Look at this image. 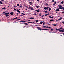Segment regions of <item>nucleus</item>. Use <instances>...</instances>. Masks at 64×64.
Returning <instances> with one entry per match:
<instances>
[{
	"label": "nucleus",
	"instance_id": "f257e3e1",
	"mask_svg": "<svg viewBox=\"0 0 64 64\" xmlns=\"http://www.w3.org/2000/svg\"><path fill=\"white\" fill-rule=\"evenodd\" d=\"M59 32H62V33H64V30H59Z\"/></svg>",
	"mask_w": 64,
	"mask_h": 64
},
{
	"label": "nucleus",
	"instance_id": "f03ea898",
	"mask_svg": "<svg viewBox=\"0 0 64 64\" xmlns=\"http://www.w3.org/2000/svg\"><path fill=\"white\" fill-rule=\"evenodd\" d=\"M49 8V7H46L44 8V10H47V9H48Z\"/></svg>",
	"mask_w": 64,
	"mask_h": 64
},
{
	"label": "nucleus",
	"instance_id": "7ed1b4c3",
	"mask_svg": "<svg viewBox=\"0 0 64 64\" xmlns=\"http://www.w3.org/2000/svg\"><path fill=\"white\" fill-rule=\"evenodd\" d=\"M10 15H14V13L12 12L10 13Z\"/></svg>",
	"mask_w": 64,
	"mask_h": 64
},
{
	"label": "nucleus",
	"instance_id": "20e7f679",
	"mask_svg": "<svg viewBox=\"0 0 64 64\" xmlns=\"http://www.w3.org/2000/svg\"><path fill=\"white\" fill-rule=\"evenodd\" d=\"M4 14V15H9V14L7 12H6V14Z\"/></svg>",
	"mask_w": 64,
	"mask_h": 64
},
{
	"label": "nucleus",
	"instance_id": "39448f33",
	"mask_svg": "<svg viewBox=\"0 0 64 64\" xmlns=\"http://www.w3.org/2000/svg\"><path fill=\"white\" fill-rule=\"evenodd\" d=\"M30 9H31V10H34V9L30 7Z\"/></svg>",
	"mask_w": 64,
	"mask_h": 64
},
{
	"label": "nucleus",
	"instance_id": "423d86ee",
	"mask_svg": "<svg viewBox=\"0 0 64 64\" xmlns=\"http://www.w3.org/2000/svg\"><path fill=\"white\" fill-rule=\"evenodd\" d=\"M16 11L17 12H18V13H20V11H19V10H18V9H17L16 10Z\"/></svg>",
	"mask_w": 64,
	"mask_h": 64
},
{
	"label": "nucleus",
	"instance_id": "0eeeda50",
	"mask_svg": "<svg viewBox=\"0 0 64 64\" xmlns=\"http://www.w3.org/2000/svg\"><path fill=\"white\" fill-rule=\"evenodd\" d=\"M46 22H44V21L43 22H40V23H46Z\"/></svg>",
	"mask_w": 64,
	"mask_h": 64
},
{
	"label": "nucleus",
	"instance_id": "6e6552de",
	"mask_svg": "<svg viewBox=\"0 0 64 64\" xmlns=\"http://www.w3.org/2000/svg\"><path fill=\"white\" fill-rule=\"evenodd\" d=\"M56 2H54V4L53 5H54V6H55V5H56Z\"/></svg>",
	"mask_w": 64,
	"mask_h": 64
},
{
	"label": "nucleus",
	"instance_id": "1a4fd4ad",
	"mask_svg": "<svg viewBox=\"0 0 64 64\" xmlns=\"http://www.w3.org/2000/svg\"><path fill=\"white\" fill-rule=\"evenodd\" d=\"M56 11H59V9H58L57 10H56Z\"/></svg>",
	"mask_w": 64,
	"mask_h": 64
},
{
	"label": "nucleus",
	"instance_id": "9d476101",
	"mask_svg": "<svg viewBox=\"0 0 64 64\" xmlns=\"http://www.w3.org/2000/svg\"><path fill=\"white\" fill-rule=\"evenodd\" d=\"M53 25V26H58V25L57 24H52Z\"/></svg>",
	"mask_w": 64,
	"mask_h": 64
},
{
	"label": "nucleus",
	"instance_id": "9b49d317",
	"mask_svg": "<svg viewBox=\"0 0 64 64\" xmlns=\"http://www.w3.org/2000/svg\"><path fill=\"white\" fill-rule=\"evenodd\" d=\"M19 20H20L21 21H22V20H21L19 19H18L16 20V21H19Z\"/></svg>",
	"mask_w": 64,
	"mask_h": 64
},
{
	"label": "nucleus",
	"instance_id": "f8f14e48",
	"mask_svg": "<svg viewBox=\"0 0 64 64\" xmlns=\"http://www.w3.org/2000/svg\"><path fill=\"white\" fill-rule=\"evenodd\" d=\"M58 7H62V6L61 5H59L58 6Z\"/></svg>",
	"mask_w": 64,
	"mask_h": 64
},
{
	"label": "nucleus",
	"instance_id": "ddd939ff",
	"mask_svg": "<svg viewBox=\"0 0 64 64\" xmlns=\"http://www.w3.org/2000/svg\"><path fill=\"white\" fill-rule=\"evenodd\" d=\"M30 19H35V18H30Z\"/></svg>",
	"mask_w": 64,
	"mask_h": 64
},
{
	"label": "nucleus",
	"instance_id": "4468645a",
	"mask_svg": "<svg viewBox=\"0 0 64 64\" xmlns=\"http://www.w3.org/2000/svg\"><path fill=\"white\" fill-rule=\"evenodd\" d=\"M59 9H60H60H62V8L61 7H60L59 8Z\"/></svg>",
	"mask_w": 64,
	"mask_h": 64
},
{
	"label": "nucleus",
	"instance_id": "2eb2a0df",
	"mask_svg": "<svg viewBox=\"0 0 64 64\" xmlns=\"http://www.w3.org/2000/svg\"><path fill=\"white\" fill-rule=\"evenodd\" d=\"M42 27H43L44 28H46V26H42Z\"/></svg>",
	"mask_w": 64,
	"mask_h": 64
},
{
	"label": "nucleus",
	"instance_id": "dca6fc26",
	"mask_svg": "<svg viewBox=\"0 0 64 64\" xmlns=\"http://www.w3.org/2000/svg\"><path fill=\"white\" fill-rule=\"evenodd\" d=\"M0 3L1 4H3V2H2L1 1H0Z\"/></svg>",
	"mask_w": 64,
	"mask_h": 64
},
{
	"label": "nucleus",
	"instance_id": "f3484780",
	"mask_svg": "<svg viewBox=\"0 0 64 64\" xmlns=\"http://www.w3.org/2000/svg\"><path fill=\"white\" fill-rule=\"evenodd\" d=\"M52 21H54V22L55 21L54 20H50V22H51Z\"/></svg>",
	"mask_w": 64,
	"mask_h": 64
},
{
	"label": "nucleus",
	"instance_id": "a211bd4d",
	"mask_svg": "<svg viewBox=\"0 0 64 64\" xmlns=\"http://www.w3.org/2000/svg\"><path fill=\"white\" fill-rule=\"evenodd\" d=\"M21 15H24V16H25V14L24 13L22 14Z\"/></svg>",
	"mask_w": 64,
	"mask_h": 64
},
{
	"label": "nucleus",
	"instance_id": "6ab92c4d",
	"mask_svg": "<svg viewBox=\"0 0 64 64\" xmlns=\"http://www.w3.org/2000/svg\"><path fill=\"white\" fill-rule=\"evenodd\" d=\"M62 18H60L58 20H61V19H62Z\"/></svg>",
	"mask_w": 64,
	"mask_h": 64
},
{
	"label": "nucleus",
	"instance_id": "aec40b11",
	"mask_svg": "<svg viewBox=\"0 0 64 64\" xmlns=\"http://www.w3.org/2000/svg\"><path fill=\"white\" fill-rule=\"evenodd\" d=\"M42 29L40 28H38V30H40V31H41V30H42Z\"/></svg>",
	"mask_w": 64,
	"mask_h": 64
},
{
	"label": "nucleus",
	"instance_id": "412c9836",
	"mask_svg": "<svg viewBox=\"0 0 64 64\" xmlns=\"http://www.w3.org/2000/svg\"><path fill=\"white\" fill-rule=\"evenodd\" d=\"M49 14H46L45 16H48V15H49Z\"/></svg>",
	"mask_w": 64,
	"mask_h": 64
},
{
	"label": "nucleus",
	"instance_id": "4be33fe9",
	"mask_svg": "<svg viewBox=\"0 0 64 64\" xmlns=\"http://www.w3.org/2000/svg\"><path fill=\"white\" fill-rule=\"evenodd\" d=\"M48 28V29H49V28H51V27L47 26V28Z\"/></svg>",
	"mask_w": 64,
	"mask_h": 64
},
{
	"label": "nucleus",
	"instance_id": "5701e85b",
	"mask_svg": "<svg viewBox=\"0 0 64 64\" xmlns=\"http://www.w3.org/2000/svg\"><path fill=\"white\" fill-rule=\"evenodd\" d=\"M2 9H3L4 10H5L6 9V8H3Z\"/></svg>",
	"mask_w": 64,
	"mask_h": 64
},
{
	"label": "nucleus",
	"instance_id": "b1692460",
	"mask_svg": "<svg viewBox=\"0 0 64 64\" xmlns=\"http://www.w3.org/2000/svg\"><path fill=\"white\" fill-rule=\"evenodd\" d=\"M49 18H53V17L50 16H49Z\"/></svg>",
	"mask_w": 64,
	"mask_h": 64
},
{
	"label": "nucleus",
	"instance_id": "393cba45",
	"mask_svg": "<svg viewBox=\"0 0 64 64\" xmlns=\"http://www.w3.org/2000/svg\"><path fill=\"white\" fill-rule=\"evenodd\" d=\"M49 11H50L51 10V8H50L49 9Z\"/></svg>",
	"mask_w": 64,
	"mask_h": 64
},
{
	"label": "nucleus",
	"instance_id": "a878e982",
	"mask_svg": "<svg viewBox=\"0 0 64 64\" xmlns=\"http://www.w3.org/2000/svg\"><path fill=\"white\" fill-rule=\"evenodd\" d=\"M42 30H46V29H42Z\"/></svg>",
	"mask_w": 64,
	"mask_h": 64
},
{
	"label": "nucleus",
	"instance_id": "bb28decb",
	"mask_svg": "<svg viewBox=\"0 0 64 64\" xmlns=\"http://www.w3.org/2000/svg\"><path fill=\"white\" fill-rule=\"evenodd\" d=\"M36 7L38 8L39 7V6H37Z\"/></svg>",
	"mask_w": 64,
	"mask_h": 64
},
{
	"label": "nucleus",
	"instance_id": "cd10ccee",
	"mask_svg": "<svg viewBox=\"0 0 64 64\" xmlns=\"http://www.w3.org/2000/svg\"><path fill=\"white\" fill-rule=\"evenodd\" d=\"M24 23V24H25V25H28V24H27V23Z\"/></svg>",
	"mask_w": 64,
	"mask_h": 64
},
{
	"label": "nucleus",
	"instance_id": "c85d7f7f",
	"mask_svg": "<svg viewBox=\"0 0 64 64\" xmlns=\"http://www.w3.org/2000/svg\"><path fill=\"white\" fill-rule=\"evenodd\" d=\"M45 5H46V6H48V4H45Z\"/></svg>",
	"mask_w": 64,
	"mask_h": 64
},
{
	"label": "nucleus",
	"instance_id": "c756f323",
	"mask_svg": "<svg viewBox=\"0 0 64 64\" xmlns=\"http://www.w3.org/2000/svg\"><path fill=\"white\" fill-rule=\"evenodd\" d=\"M61 3L62 4H63L64 3V2L62 1L61 2Z\"/></svg>",
	"mask_w": 64,
	"mask_h": 64
},
{
	"label": "nucleus",
	"instance_id": "7c9ffc66",
	"mask_svg": "<svg viewBox=\"0 0 64 64\" xmlns=\"http://www.w3.org/2000/svg\"><path fill=\"white\" fill-rule=\"evenodd\" d=\"M27 21H22V23L23 22H26Z\"/></svg>",
	"mask_w": 64,
	"mask_h": 64
},
{
	"label": "nucleus",
	"instance_id": "2f4dec72",
	"mask_svg": "<svg viewBox=\"0 0 64 64\" xmlns=\"http://www.w3.org/2000/svg\"><path fill=\"white\" fill-rule=\"evenodd\" d=\"M38 21H38V20H36V22H38Z\"/></svg>",
	"mask_w": 64,
	"mask_h": 64
},
{
	"label": "nucleus",
	"instance_id": "473e14b6",
	"mask_svg": "<svg viewBox=\"0 0 64 64\" xmlns=\"http://www.w3.org/2000/svg\"><path fill=\"white\" fill-rule=\"evenodd\" d=\"M6 17H8V16H9L8 15H6Z\"/></svg>",
	"mask_w": 64,
	"mask_h": 64
},
{
	"label": "nucleus",
	"instance_id": "72a5a7b5",
	"mask_svg": "<svg viewBox=\"0 0 64 64\" xmlns=\"http://www.w3.org/2000/svg\"><path fill=\"white\" fill-rule=\"evenodd\" d=\"M60 29H61V30H62V29L63 30V28H60Z\"/></svg>",
	"mask_w": 64,
	"mask_h": 64
},
{
	"label": "nucleus",
	"instance_id": "f704fd0d",
	"mask_svg": "<svg viewBox=\"0 0 64 64\" xmlns=\"http://www.w3.org/2000/svg\"><path fill=\"white\" fill-rule=\"evenodd\" d=\"M17 6H20V5L19 4H17Z\"/></svg>",
	"mask_w": 64,
	"mask_h": 64
},
{
	"label": "nucleus",
	"instance_id": "c9c22d12",
	"mask_svg": "<svg viewBox=\"0 0 64 64\" xmlns=\"http://www.w3.org/2000/svg\"><path fill=\"white\" fill-rule=\"evenodd\" d=\"M55 2V1H54V0H52V2Z\"/></svg>",
	"mask_w": 64,
	"mask_h": 64
},
{
	"label": "nucleus",
	"instance_id": "e433bc0d",
	"mask_svg": "<svg viewBox=\"0 0 64 64\" xmlns=\"http://www.w3.org/2000/svg\"><path fill=\"white\" fill-rule=\"evenodd\" d=\"M20 7H22V8L23 7V6H20Z\"/></svg>",
	"mask_w": 64,
	"mask_h": 64
},
{
	"label": "nucleus",
	"instance_id": "4c0bfd02",
	"mask_svg": "<svg viewBox=\"0 0 64 64\" xmlns=\"http://www.w3.org/2000/svg\"><path fill=\"white\" fill-rule=\"evenodd\" d=\"M14 7H16V8H17L18 7L16 6H14Z\"/></svg>",
	"mask_w": 64,
	"mask_h": 64
},
{
	"label": "nucleus",
	"instance_id": "58836bf2",
	"mask_svg": "<svg viewBox=\"0 0 64 64\" xmlns=\"http://www.w3.org/2000/svg\"><path fill=\"white\" fill-rule=\"evenodd\" d=\"M29 3H30V4H32V3L31 2H30Z\"/></svg>",
	"mask_w": 64,
	"mask_h": 64
},
{
	"label": "nucleus",
	"instance_id": "ea45409f",
	"mask_svg": "<svg viewBox=\"0 0 64 64\" xmlns=\"http://www.w3.org/2000/svg\"><path fill=\"white\" fill-rule=\"evenodd\" d=\"M56 30H60V29H58L57 28L56 29Z\"/></svg>",
	"mask_w": 64,
	"mask_h": 64
},
{
	"label": "nucleus",
	"instance_id": "a19ab883",
	"mask_svg": "<svg viewBox=\"0 0 64 64\" xmlns=\"http://www.w3.org/2000/svg\"><path fill=\"white\" fill-rule=\"evenodd\" d=\"M16 20V18H14L13 19V20Z\"/></svg>",
	"mask_w": 64,
	"mask_h": 64
},
{
	"label": "nucleus",
	"instance_id": "79ce46f5",
	"mask_svg": "<svg viewBox=\"0 0 64 64\" xmlns=\"http://www.w3.org/2000/svg\"><path fill=\"white\" fill-rule=\"evenodd\" d=\"M47 12H47L46 11H45L44 12L45 13H47Z\"/></svg>",
	"mask_w": 64,
	"mask_h": 64
},
{
	"label": "nucleus",
	"instance_id": "37998d69",
	"mask_svg": "<svg viewBox=\"0 0 64 64\" xmlns=\"http://www.w3.org/2000/svg\"><path fill=\"white\" fill-rule=\"evenodd\" d=\"M41 11L40 10H38V12H40Z\"/></svg>",
	"mask_w": 64,
	"mask_h": 64
},
{
	"label": "nucleus",
	"instance_id": "c03bdc74",
	"mask_svg": "<svg viewBox=\"0 0 64 64\" xmlns=\"http://www.w3.org/2000/svg\"><path fill=\"white\" fill-rule=\"evenodd\" d=\"M14 11H16V9L14 8Z\"/></svg>",
	"mask_w": 64,
	"mask_h": 64
},
{
	"label": "nucleus",
	"instance_id": "a18cd8bd",
	"mask_svg": "<svg viewBox=\"0 0 64 64\" xmlns=\"http://www.w3.org/2000/svg\"><path fill=\"white\" fill-rule=\"evenodd\" d=\"M62 24H64V21L62 22Z\"/></svg>",
	"mask_w": 64,
	"mask_h": 64
},
{
	"label": "nucleus",
	"instance_id": "49530a36",
	"mask_svg": "<svg viewBox=\"0 0 64 64\" xmlns=\"http://www.w3.org/2000/svg\"><path fill=\"white\" fill-rule=\"evenodd\" d=\"M3 12V13H3V14H4V13H5V12Z\"/></svg>",
	"mask_w": 64,
	"mask_h": 64
},
{
	"label": "nucleus",
	"instance_id": "de8ad7c7",
	"mask_svg": "<svg viewBox=\"0 0 64 64\" xmlns=\"http://www.w3.org/2000/svg\"><path fill=\"white\" fill-rule=\"evenodd\" d=\"M33 23V22H30L29 23Z\"/></svg>",
	"mask_w": 64,
	"mask_h": 64
},
{
	"label": "nucleus",
	"instance_id": "09e8293b",
	"mask_svg": "<svg viewBox=\"0 0 64 64\" xmlns=\"http://www.w3.org/2000/svg\"><path fill=\"white\" fill-rule=\"evenodd\" d=\"M1 1H2L3 2H4V0H1Z\"/></svg>",
	"mask_w": 64,
	"mask_h": 64
},
{
	"label": "nucleus",
	"instance_id": "8fccbe9b",
	"mask_svg": "<svg viewBox=\"0 0 64 64\" xmlns=\"http://www.w3.org/2000/svg\"><path fill=\"white\" fill-rule=\"evenodd\" d=\"M62 9H63V10H64V7L62 8Z\"/></svg>",
	"mask_w": 64,
	"mask_h": 64
},
{
	"label": "nucleus",
	"instance_id": "3c124183",
	"mask_svg": "<svg viewBox=\"0 0 64 64\" xmlns=\"http://www.w3.org/2000/svg\"><path fill=\"white\" fill-rule=\"evenodd\" d=\"M25 20H22V21H25Z\"/></svg>",
	"mask_w": 64,
	"mask_h": 64
},
{
	"label": "nucleus",
	"instance_id": "603ef678",
	"mask_svg": "<svg viewBox=\"0 0 64 64\" xmlns=\"http://www.w3.org/2000/svg\"><path fill=\"white\" fill-rule=\"evenodd\" d=\"M16 19H17V18H18L17 17L16 18Z\"/></svg>",
	"mask_w": 64,
	"mask_h": 64
},
{
	"label": "nucleus",
	"instance_id": "864d4df0",
	"mask_svg": "<svg viewBox=\"0 0 64 64\" xmlns=\"http://www.w3.org/2000/svg\"><path fill=\"white\" fill-rule=\"evenodd\" d=\"M19 22L20 23H22V22Z\"/></svg>",
	"mask_w": 64,
	"mask_h": 64
},
{
	"label": "nucleus",
	"instance_id": "5fc2aeb1",
	"mask_svg": "<svg viewBox=\"0 0 64 64\" xmlns=\"http://www.w3.org/2000/svg\"><path fill=\"white\" fill-rule=\"evenodd\" d=\"M36 12H38V10H36L35 11Z\"/></svg>",
	"mask_w": 64,
	"mask_h": 64
},
{
	"label": "nucleus",
	"instance_id": "6e6d98bb",
	"mask_svg": "<svg viewBox=\"0 0 64 64\" xmlns=\"http://www.w3.org/2000/svg\"><path fill=\"white\" fill-rule=\"evenodd\" d=\"M49 30L48 29H46V30Z\"/></svg>",
	"mask_w": 64,
	"mask_h": 64
},
{
	"label": "nucleus",
	"instance_id": "4d7b16f0",
	"mask_svg": "<svg viewBox=\"0 0 64 64\" xmlns=\"http://www.w3.org/2000/svg\"><path fill=\"white\" fill-rule=\"evenodd\" d=\"M43 23V25H45V23Z\"/></svg>",
	"mask_w": 64,
	"mask_h": 64
},
{
	"label": "nucleus",
	"instance_id": "13d9d810",
	"mask_svg": "<svg viewBox=\"0 0 64 64\" xmlns=\"http://www.w3.org/2000/svg\"><path fill=\"white\" fill-rule=\"evenodd\" d=\"M20 16V17H21V16L22 17V16H23V15H22V16Z\"/></svg>",
	"mask_w": 64,
	"mask_h": 64
},
{
	"label": "nucleus",
	"instance_id": "bf43d9fd",
	"mask_svg": "<svg viewBox=\"0 0 64 64\" xmlns=\"http://www.w3.org/2000/svg\"><path fill=\"white\" fill-rule=\"evenodd\" d=\"M37 1H38V2H39V0H37Z\"/></svg>",
	"mask_w": 64,
	"mask_h": 64
},
{
	"label": "nucleus",
	"instance_id": "052dcab7",
	"mask_svg": "<svg viewBox=\"0 0 64 64\" xmlns=\"http://www.w3.org/2000/svg\"><path fill=\"white\" fill-rule=\"evenodd\" d=\"M36 14H34V15L35 16V15H36Z\"/></svg>",
	"mask_w": 64,
	"mask_h": 64
},
{
	"label": "nucleus",
	"instance_id": "680f3d73",
	"mask_svg": "<svg viewBox=\"0 0 64 64\" xmlns=\"http://www.w3.org/2000/svg\"><path fill=\"white\" fill-rule=\"evenodd\" d=\"M50 29H51V30H53L52 29V28H51Z\"/></svg>",
	"mask_w": 64,
	"mask_h": 64
},
{
	"label": "nucleus",
	"instance_id": "e2e57ef3",
	"mask_svg": "<svg viewBox=\"0 0 64 64\" xmlns=\"http://www.w3.org/2000/svg\"><path fill=\"white\" fill-rule=\"evenodd\" d=\"M39 16H41V13L39 15Z\"/></svg>",
	"mask_w": 64,
	"mask_h": 64
},
{
	"label": "nucleus",
	"instance_id": "0e129e2a",
	"mask_svg": "<svg viewBox=\"0 0 64 64\" xmlns=\"http://www.w3.org/2000/svg\"><path fill=\"white\" fill-rule=\"evenodd\" d=\"M62 13H64V12L63 11V12H62Z\"/></svg>",
	"mask_w": 64,
	"mask_h": 64
},
{
	"label": "nucleus",
	"instance_id": "69168bd1",
	"mask_svg": "<svg viewBox=\"0 0 64 64\" xmlns=\"http://www.w3.org/2000/svg\"><path fill=\"white\" fill-rule=\"evenodd\" d=\"M17 15H19V14H16Z\"/></svg>",
	"mask_w": 64,
	"mask_h": 64
},
{
	"label": "nucleus",
	"instance_id": "338daca9",
	"mask_svg": "<svg viewBox=\"0 0 64 64\" xmlns=\"http://www.w3.org/2000/svg\"><path fill=\"white\" fill-rule=\"evenodd\" d=\"M26 10H27V8H26Z\"/></svg>",
	"mask_w": 64,
	"mask_h": 64
},
{
	"label": "nucleus",
	"instance_id": "774afa93",
	"mask_svg": "<svg viewBox=\"0 0 64 64\" xmlns=\"http://www.w3.org/2000/svg\"><path fill=\"white\" fill-rule=\"evenodd\" d=\"M18 10H20V9L19 8V9H18Z\"/></svg>",
	"mask_w": 64,
	"mask_h": 64
}]
</instances>
